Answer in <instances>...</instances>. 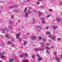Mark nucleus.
<instances>
[{
	"label": "nucleus",
	"instance_id": "obj_42",
	"mask_svg": "<svg viewBox=\"0 0 62 62\" xmlns=\"http://www.w3.org/2000/svg\"><path fill=\"white\" fill-rule=\"evenodd\" d=\"M9 31V30H7V32H8Z\"/></svg>",
	"mask_w": 62,
	"mask_h": 62
},
{
	"label": "nucleus",
	"instance_id": "obj_6",
	"mask_svg": "<svg viewBox=\"0 0 62 62\" xmlns=\"http://www.w3.org/2000/svg\"><path fill=\"white\" fill-rule=\"evenodd\" d=\"M13 61H14L13 59L12 58L11 59H10L9 60V62H13Z\"/></svg>",
	"mask_w": 62,
	"mask_h": 62
},
{
	"label": "nucleus",
	"instance_id": "obj_17",
	"mask_svg": "<svg viewBox=\"0 0 62 62\" xmlns=\"http://www.w3.org/2000/svg\"><path fill=\"white\" fill-rule=\"evenodd\" d=\"M28 14H31V13L30 12V10H28Z\"/></svg>",
	"mask_w": 62,
	"mask_h": 62
},
{
	"label": "nucleus",
	"instance_id": "obj_36",
	"mask_svg": "<svg viewBox=\"0 0 62 62\" xmlns=\"http://www.w3.org/2000/svg\"><path fill=\"white\" fill-rule=\"evenodd\" d=\"M51 38H52L53 39H54V37H52Z\"/></svg>",
	"mask_w": 62,
	"mask_h": 62
},
{
	"label": "nucleus",
	"instance_id": "obj_50",
	"mask_svg": "<svg viewBox=\"0 0 62 62\" xmlns=\"http://www.w3.org/2000/svg\"><path fill=\"white\" fill-rule=\"evenodd\" d=\"M2 46V45H0V46Z\"/></svg>",
	"mask_w": 62,
	"mask_h": 62
},
{
	"label": "nucleus",
	"instance_id": "obj_51",
	"mask_svg": "<svg viewBox=\"0 0 62 62\" xmlns=\"http://www.w3.org/2000/svg\"><path fill=\"white\" fill-rule=\"evenodd\" d=\"M46 52H47V53H48V51H46Z\"/></svg>",
	"mask_w": 62,
	"mask_h": 62
},
{
	"label": "nucleus",
	"instance_id": "obj_45",
	"mask_svg": "<svg viewBox=\"0 0 62 62\" xmlns=\"http://www.w3.org/2000/svg\"><path fill=\"white\" fill-rule=\"evenodd\" d=\"M39 2H38V3H37V4H39Z\"/></svg>",
	"mask_w": 62,
	"mask_h": 62
},
{
	"label": "nucleus",
	"instance_id": "obj_59",
	"mask_svg": "<svg viewBox=\"0 0 62 62\" xmlns=\"http://www.w3.org/2000/svg\"><path fill=\"white\" fill-rule=\"evenodd\" d=\"M0 13H1V11L0 12Z\"/></svg>",
	"mask_w": 62,
	"mask_h": 62
},
{
	"label": "nucleus",
	"instance_id": "obj_63",
	"mask_svg": "<svg viewBox=\"0 0 62 62\" xmlns=\"http://www.w3.org/2000/svg\"><path fill=\"white\" fill-rule=\"evenodd\" d=\"M61 14L62 15V13H61Z\"/></svg>",
	"mask_w": 62,
	"mask_h": 62
},
{
	"label": "nucleus",
	"instance_id": "obj_12",
	"mask_svg": "<svg viewBox=\"0 0 62 62\" xmlns=\"http://www.w3.org/2000/svg\"><path fill=\"white\" fill-rule=\"evenodd\" d=\"M11 42H10L9 41H8V42H7V44L9 45L10 44V43H11Z\"/></svg>",
	"mask_w": 62,
	"mask_h": 62
},
{
	"label": "nucleus",
	"instance_id": "obj_15",
	"mask_svg": "<svg viewBox=\"0 0 62 62\" xmlns=\"http://www.w3.org/2000/svg\"><path fill=\"white\" fill-rule=\"evenodd\" d=\"M5 29H4L3 30V31H2L3 33H5Z\"/></svg>",
	"mask_w": 62,
	"mask_h": 62
},
{
	"label": "nucleus",
	"instance_id": "obj_32",
	"mask_svg": "<svg viewBox=\"0 0 62 62\" xmlns=\"http://www.w3.org/2000/svg\"><path fill=\"white\" fill-rule=\"evenodd\" d=\"M54 54L55 55H56V52H54Z\"/></svg>",
	"mask_w": 62,
	"mask_h": 62
},
{
	"label": "nucleus",
	"instance_id": "obj_62",
	"mask_svg": "<svg viewBox=\"0 0 62 62\" xmlns=\"http://www.w3.org/2000/svg\"><path fill=\"white\" fill-rule=\"evenodd\" d=\"M39 28V27H38V28Z\"/></svg>",
	"mask_w": 62,
	"mask_h": 62
},
{
	"label": "nucleus",
	"instance_id": "obj_25",
	"mask_svg": "<svg viewBox=\"0 0 62 62\" xmlns=\"http://www.w3.org/2000/svg\"><path fill=\"white\" fill-rule=\"evenodd\" d=\"M49 38H52V36L51 35H49Z\"/></svg>",
	"mask_w": 62,
	"mask_h": 62
},
{
	"label": "nucleus",
	"instance_id": "obj_1",
	"mask_svg": "<svg viewBox=\"0 0 62 62\" xmlns=\"http://www.w3.org/2000/svg\"><path fill=\"white\" fill-rule=\"evenodd\" d=\"M37 56L39 58V61H40L42 59V58L41 57H39V56L37 54Z\"/></svg>",
	"mask_w": 62,
	"mask_h": 62
},
{
	"label": "nucleus",
	"instance_id": "obj_8",
	"mask_svg": "<svg viewBox=\"0 0 62 62\" xmlns=\"http://www.w3.org/2000/svg\"><path fill=\"white\" fill-rule=\"evenodd\" d=\"M57 21H58V22H59L60 21V19L59 18H57Z\"/></svg>",
	"mask_w": 62,
	"mask_h": 62
},
{
	"label": "nucleus",
	"instance_id": "obj_33",
	"mask_svg": "<svg viewBox=\"0 0 62 62\" xmlns=\"http://www.w3.org/2000/svg\"><path fill=\"white\" fill-rule=\"evenodd\" d=\"M57 40H61V39H60V38H59Z\"/></svg>",
	"mask_w": 62,
	"mask_h": 62
},
{
	"label": "nucleus",
	"instance_id": "obj_29",
	"mask_svg": "<svg viewBox=\"0 0 62 62\" xmlns=\"http://www.w3.org/2000/svg\"><path fill=\"white\" fill-rule=\"evenodd\" d=\"M18 40L19 41H21V39L20 38H19L18 39Z\"/></svg>",
	"mask_w": 62,
	"mask_h": 62
},
{
	"label": "nucleus",
	"instance_id": "obj_44",
	"mask_svg": "<svg viewBox=\"0 0 62 62\" xmlns=\"http://www.w3.org/2000/svg\"><path fill=\"white\" fill-rule=\"evenodd\" d=\"M15 12H17V11H15Z\"/></svg>",
	"mask_w": 62,
	"mask_h": 62
},
{
	"label": "nucleus",
	"instance_id": "obj_61",
	"mask_svg": "<svg viewBox=\"0 0 62 62\" xmlns=\"http://www.w3.org/2000/svg\"><path fill=\"white\" fill-rule=\"evenodd\" d=\"M22 46H21V48H22Z\"/></svg>",
	"mask_w": 62,
	"mask_h": 62
},
{
	"label": "nucleus",
	"instance_id": "obj_30",
	"mask_svg": "<svg viewBox=\"0 0 62 62\" xmlns=\"http://www.w3.org/2000/svg\"><path fill=\"white\" fill-rule=\"evenodd\" d=\"M8 36H9V35L8 34L6 35V38H8Z\"/></svg>",
	"mask_w": 62,
	"mask_h": 62
},
{
	"label": "nucleus",
	"instance_id": "obj_57",
	"mask_svg": "<svg viewBox=\"0 0 62 62\" xmlns=\"http://www.w3.org/2000/svg\"><path fill=\"white\" fill-rule=\"evenodd\" d=\"M0 62H2L1 61H0Z\"/></svg>",
	"mask_w": 62,
	"mask_h": 62
},
{
	"label": "nucleus",
	"instance_id": "obj_16",
	"mask_svg": "<svg viewBox=\"0 0 62 62\" xmlns=\"http://www.w3.org/2000/svg\"><path fill=\"white\" fill-rule=\"evenodd\" d=\"M46 34H47L49 35V34H50V32H46Z\"/></svg>",
	"mask_w": 62,
	"mask_h": 62
},
{
	"label": "nucleus",
	"instance_id": "obj_7",
	"mask_svg": "<svg viewBox=\"0 0 62 62\" xmlns=\"http://www.w3.org/2000/svg\"><path fill=\"white\" fill-rule=\"evenodd\" d=\"M24 16H25L26 17H28V13H26V14L24 15Z\"/></svg>",
	"mask_w": 62,
	"mask_h": 62
},
{
	"label": "nucleus",
	"instance_id": "obj_47",
	"mask_svg": "<svg viewBox=\"0 0 62 62\" xmlns=\"http://www.w3.org/2000/svg\"><path fill=\"white\" fill-rule=\"evenodd\" d=\"M4 52H3V54L4 55Z\"/></svg>",
	"mask_w": 62,
	"mask_h": 62
},
{
	"label": "nucleus",
	"instance_id": "obj_41",
	"mask_svg": "<svg viewBox=\"0 0 62 62\" xmlns=\"http://www.w3.org/2000/svg\"><path fill=\"white\" fill-rule=\"evenodd\" d=\"M49 17V15H48V16H47V17Z\"/></svg>",
	"mask_w": 62,
	"mask_h": 62
},
{
	"label": "nucleus",
	"instance_id": "obj_37",
	"mask_svg": "<svg viewBox=\"0 0 62 62\" xmlns=\"http://www.w3.org/2000/svg\"><path fill=\"white\" fill-rule=\"evenodd\" d=\"M32 9V8H31V7H29V9Z\"/></svg>",
	"mask_w": 62,
	"mask_h": 62
},
{
	"label": "nucleus",
	"instance_id": "obj_3",
	"mask_svg": "<svg viewBox=\"0 0 62 62\" xmlns=\"http://www.w3.org/2000/svg\"><path fill=\"white\" fill-rule=\"evenodd\" d=\"M45 20V19L43 18V19H42V23H43L45 24V21H43V20Z\"/></svg>",
	"mask_w": 62,
	"mask_h": 62
},
{
	"label": "nucleus",
	"instance_id": "obj_56",
	"mask_svg": "<svg viewBox=\"0 0 62 62\" xmlns=\"http://www.w3.org/2000/svg\"><path fill=\"white\" fill-rule=\"evenodd\" d=\"M19 21L20 22V20H19Z\"/></svg>",
	"mask_w": 62,
	"mask_h": 62
},
{
	"label": "nucleus",
	"instance_id": "obj_22",
	"mask_svg": "<svg viewBox=\"0 0 62 62\" xmlns=\"http://www.w3.org/2000/svg\"><path fill=\"white\" fill-rule=\"evenodd\" d=\"M23 62H28V61H25V60L23 61Z\"/></svg>",
	"mask_w": 62,
	"mask_h": 62
},
{
	"label": "nucleus",
	"instance_id": "obj_13",
	"mask_svg": "<svg viewBox=\"0 0 62 62\" xmlns=\"http://www.w3.org/2000/svg\"><path fill=\"white\" fill-rule=\"evenodd\" d=\"M45 48H46V49H47L48 50H49V49H50V48L48 47H46Z\"/></svg>",
	"mask_w": 62,
	"mask_h": 62
},
{
	"label": "nucleus",
	"instance_id": "obj_26",
	"mask_svg": "<svg viewBox=\"0 0 62 62\" xmlns=\"http://www.w3.org/2000/svg\"><path fill=\"white\" fill-rule=\"evenodd\" d=\"M49 11H52L53 10L52 9H51L49 10Z\"/></svg>",
	"mask_w": 62,
	"mask_h": 62
},
{
	"label": "nucleus",
	"instance_id": "obj_58",
	"mask_svg": "<svg viewBox=\"0 0 62 62\" xmlns=\"http://www.w3.org/2000/svg\"><path fill=\"white\" fill-rule=\"evenodd\" d=\"M0 3H2V2H1V1H0Z\"/></svg>",
	"mask_w": 62,
	"mask_h": 62
},
{
	"label": "nucleus",
	"instance_id": "obj_52",
	"mask_svg": "<svg viewBox=\"0 0 62 62\" xmlns=\"http://www.w3.org/2000/svg\"><path fill=\"white\" fill-rule=\"evenodd\" d=\"M52 46L51 47V49L52 48Z\"/></svg>",
	"mask_w": 62,
	"mask_h": 62
},
{
	"label": "nucleus",
	"instance_id": "obj_2",
	"mask_svg": "<svg viewBox=\"0 0 62 62\" xmlns=\"http://www.w3.org/2000/svg\"><path fill=\"white\" fill-rule=\"evenodd\" d=\"M20 35V33H19L18 34H16V38L17 39L19 37V35Z\"/></svg>",
	"mask_w": 62,
	"mask_h": 62
},
{
	"label": "nucleus",
	"instance_id": "obj_54",
	"mask_svg": "<svg viewBox=\"0 0 62 62\" xmlns=\"http://www.w3.org/2000/svg\"><path fill=\"white\" fill-rule=\"evenodd\" d=\"M27 34H28V35H29V33H27Z\"/></svg>",
	"mask_w": 62,
	"mask_h": 62
},
{
	"label": "nucleus",
	"instance_id": "obj_60",
	"mask_svg": "<svg viewBox=\"0 0 62 62\" xmlns=\"http://www.w3.org/2000/svg\"><path fill=\"white\" fill-rule=\"evenodd\" d=\"M50 41H51V40H49V41H50Z\"/></svg>",
	"mask_w": 62,
	"mask_h": 62
},
{
	"label": "nucleus",
	"instance_id": "obj_64",
	"mask_svg": "<svg viewBox=\"0 0 62 62\" xmlns=\"http://www.w3.org/2000/svg\"><path fill=\"white\" fill-rule=\"evenodd\" d=\"M38 60H39V59H38Z\"/></svg>",
	"mask_w": 62,
	"mask_h": 62
},
{
	"label": "nucleus",
	"instance_id": "obj_48",
	"mask_svg": "<svg viewBox=\"0 0 62 62\" xmlns=\"http://www.w3.org/2000/svg\"><path fill=\"white\" fill-rule=\"evenodd\" d=\"M43 43H41V44H43Z\"/></svg>",
	"mask_w": 62,
	"mask_h": 62
},
{
	"label": "nucleus",
	"instance_id": "obj_5",
	"mask_svg": "<svg viewBox=\"0 0 62 62\" xmlns=\"http://www.w3.org/2000/svg\"><path fill=\"white\" fill-rule=\"evenodd\" d=\"M31 38L32 39H36V37L35 36H34L33 37L32 36L31 37Z\"/></svg>",
	"mask_w": 62,
	"mask_h": 62
},
{
	"label": "nucleus",
	"instance_id": "obj_34",
	"mask_svg": "<svg viewBox=\"0 0 62 62\" xmlns=\"http://www.w3.org/2000/svg\"><path fill=\"white\" fill-rule=\"evenodd\" d=\"M44 46H45V45H42V47H44Z\"/></svg>",
	"mask_w": 62,
	"mask_h": 62
},
{
	"label": "nucleus",
	"instance_id": "obj_10",
	"mask_svg": "<svg viewBox=\"0 0 62 62\" xmlns=\"http://www.w3.org/2000/svg\"><path fill=\"white\" fill-rule=\"evenodd\" d=\"M44 49L43 48H41L39 49V50H40V51H44Z\"/></svg>",
	"mask_w": 62,
	"mask_h": 62
},
{
	"label": "nucleus",
	"instance_id": "obj_23",
	"mask_svg": "<svg viewBox=\"0 0 62 62\" xmlns=\"http://www.w3.org/2000/svg\"><path fill=\"white\" fill-rule=\"evenodd\" d=\"M24 43L25 44H27V42L26 41H24Z\"/></svg>",
	"mask_w": 62,
	"mask_h": 62
},
{
	"label": "nucleus",
	"instance_id": "obj_39",
	"mask_svg": "<svg viewBox=\"0 0 62 62\" xmlns=\"http://www.w3.org/2000/svg\"><path fill=\"white\" fill-rule=\"evenodd\" d=\"M35 57V56H33L32 57V58H34Z\"/></svg>",
	"mask_w": 62,
	"mask_h": 62
},
{
	"label": "nucleus",
	"instance_id": "obj_20",
	"mask_svg": "<svg viewBox=\"0 0 62 62\" xmlns=\"http://www.w3.org/2000/svg\"><path fill=\"white\" fill-rule=\"evenodd\" d=\"M39 39H42V38L40 36H39Z\"/></svg>",
	"mask_w": 62,
	"mask_h": 62
},
{
	"label": "nucleus",
	"instance_id": "obj_49",
	"mask_svg": "<svg viewBox=\"0 0 62 62\" xmlns=\"http://www.w3.org/2000/svg\"><path fill=\"white\" fill-rule=\"evenodd\" d=\"M2 55V54H0V55Z\"/></svg>",
	"mask_w": 62,
	"mask_h": 62
},
{
	"label": "nucleus",
	"instance_id": "obj_53",
	"mask_svg": "<svg viewBox=\"0 0 62 62\" xmlns=\"http://www.w3.org/2000/svg\"><path fill=\"white\" fill-rule=\"evenodd\" d=\"M14 46V45H12V47H13Z\"/></svg>",
	"mask_w": 62,
	"mask_h": 62
},
{
	"label": "nucleus",
	"instance_id": "obj_28",
	"mask_svg": "<svg viewBox=\"0 0 62 62\" xmlns=\"http://www.w3.org/2000/svg\"><path fill=\"white\" fill-rule=\"evenodd\" d=\"M20 57L21 58L23 57V55H20Z\"/></svg>",
	"mask_w": 62,
	"mask_h": 62
},
{
	"label": "nucleus",
	"instance_id": "obj_24",
	"mask_svg": "<svg viewBox=\"0 0 62 62\" xmlns=\"http://www.w3.org/2000/svg\"><path fill=\"white\" fill-rule=\"evenodd\" d=\"M35 51H38V50L37 48H35Z\"/></svg>",
	"mask_w": 62,
	"mask_h": 62
},
{
	"label": "nucleus",
	"instance_id": "obj_55",
	"mask_svg": "<svg viewBox=\"0 0 62 62\" xmlns=\"http://www.w3.org/2000/svg\"><path fill=\"white\" fill-rule=\"evenodd\" d=\"M9 39H10L11 38L9 37Z\"/></svg>",
	"mask_w": 62,
	"mask_h": 62
},
{
	"label": "nucleus",
	"instance_id": "obj_35",
	"mask_svg": "<svg viewBox=\"0 0 62 62\" xmlns=\"http://www.w3.org/2000/svg\"><path fill=\"white\" fill-rule=\"evenodd\" d=\"M11 18H13V15H12L11 16Z\"/></svg>",
	"mask_w": 62,
	"mask_h": 62
},
{
	"label": "nucleus",
	"instance_id": "obj_40",
	"mask_svg": "<svg viewBox=\"0 0 62 62\" xmlns=\"http://www.w3.org/2000/svg\"><path fill=\"white\" fill-rule=\"evenodd\" d=\"M47 45L48 46H49V44H48V43H47Z\"/></svg>",
	"mask_w": 62,
	"mask_h": 62
},
{
	"label": "nucleus",
	"instance_id": "obj_27",
	"mask_svg": "<svg viewBox=\"0 0 62 62\" xmlns=\"http://www.w3.org/2000/svg\"><path fill=\"white\" fill-rule=\"evenodd\" d=\"M13 22H10V23H9V24H13Z\"/></svg>",
	"mask_w": 62,
	"mask_h": 62
},
{
	"label": "nucleus",
	"instance_id": "obj_38",
	"mask_svg": "<svg viewBox=\"0 0 62 62\" xmlns=\"http://www.w3.org/2000/svg\"><path fill=\"white\" fill-rule=\"evenodd\" d=\"M42 1V0H39V2H41V1Z\"/></svg>",
	"mask_w": 62,
	"mask_h": 62
},
{
	"label": "nucleus",
	"instance_id": "obj_9",
	"mask_svg": "<svg viewBox=\"0 0 62 62\" xmlns=\"http://www.w3.org/2000/svg\"><path fill=\"white\" fill-rule=\"evenodd\" d=\"M57 28V26H54L53 27V29H55L56 28Z\"/></svg>",
	"mask_w": 62,
	"mask_h": 62
},
{
	"label": "nucleus",
	"instance_id": "obj_4",
	"mask_svg": "<svg viewBox=\"0 0 62 62\" xmlns=\"http://www.w3.org/2000/svg\"><path fill=\"white\" fill-rule=\"evenodd\" d=\"M23 54L24 55V56H26V57H27L28 56V55L27 54H26V53H24V54Z\"/></svg>",
	"mask_w": 62,
	"mask_h": 62
},
{
	"label": "nucleus",
	"instance_id": "obj_46",
	"mask_svg": "<svg viewBox=\"0 0 62 62\" xmlns=\"http://www.w3.org/2000/svg\"><path fill=\"white\" fill-rule=\"evenodd\" d=\"M34 12H37V11H34Z\"/></svg>",
	"mask_w": 62,
	"mask_h": 62
},
{
	"label": "nucleus",
	"instance_id": "obj_43",
	"mask_svg": "<svg viewBox=\"0 0 62 62\" xmlns=\"http://www.w3.org/2000/svg\"><path fill=\"white\" fill-rule=\"evenodd\" d=\"M48 29V27H46V29Z\"/></svg>",
	"mask_w": 62,
	"mask_h": 62
},
{
	"label": "nucleus",
	"instance_id": "obj_31",
	"mask_svg": "<svg viewBox=\"0 0 62 62\" xmlns=\"http://www.w3.org/2000/svg\"><path fill=\"white\" fill-rule=\"evenodd\" d=\"M39 14H42L41 13V12H39Z\"/></svg>",
	"mask_w": 62,
	"mask_h": 62
},
{
	"label": "nucleus",
	"instance_id": "obj_11",
	"mask_svg": "<svg viewBox=\"0 0 62 62\" xmlns=\"http://www.w3.org/2000/svg\"><path fill=\"white\" fill-rule=\"evenodd\" d=\"M14 7H15V6H11V7H9V8L11 9V8H14Z\"/></svg>",
	"mask_w": 62,
	"mask_h": 62
},
{
	"label": "nucleus",
	"instance_id": "obj_18",
	"mask_svg": "<svg viewBox=\"0 0 62 62\" xmlns=\"http://www.w3.org/2000/svg\"><path fill=\"white\" fill-rule=\"evenodd\" d=\"M43 40L44 41H45L46 40V39H45V38H43Z\"/></svg>",
	"mask_w": 62,
	"mask_h": 62
},
{
	"label": "nucleus",
	"instance_id": "obj_14",
	"mask_svg": "<svg viewBox=\"0 0 62 62\" xmlns=\"http://www.w3.org/2000/svg\"><path fill=\"white\" fill-rule=\"evenodd\" d=\"M27 8H25V10H24V12H26L27 11Z\"/></svg>",
	"mask_w": 62,
	"mask_h": 62
},
{
	"label": "nucleus",
	"instance_id": "obj_19",
	"mask_svg": "<svg viewBox=\"0 0 62 62\" xmlns=\"http://www.w3.org/2000/svg\"><path fill=\"white\" fill-rule=\"evenodd\" d=\"M4 57V56L3 55L1 56L0 57L2 59Z\"/></svg>",
	"mask_w": 62,
	"mask_h": 62
},
{
	"label": "nucleus",
	"instance_id": "obj_21",
	"mask_svg": "<svg viewBox=\"0 0 62 62\" xmlns=\"http://www.w3.org/2000/svg\"><path fill=\"white\" fill-rule=\"evenodd\" d=\"M56 59L58 61H59V58L58 57H56Z\"/></svg>",
	"mask_w": 62,
	"mask_h": 62
}]
</instances>
